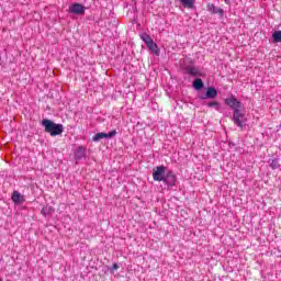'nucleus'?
Returning <instances> with one entry per match:
<instances>
[{"label": "nucleus", "mask_w": 281, "mask_h": 281, "mask_svg": "<svg viewBox=\"0 0 281 281\" xmlns=\"http://www.w3.org/2000/svg\"><path fill=\"white\" fill-rule=\"evenodd\" d=\"M42 125L44 126L45 132L49 133L52 137H56V135H61L64 131L63 124H56L48 119L43 120Z\"/></svg>", "instance_id": "1"}, {"label": "nucleus", "mask_w": 281, "mask_h": 281, "mask_svg": "<svg viewBox=\"0 0 281 281\" xmlns=\"http://www.w3.org/2000/svg\"><path fill=\"white\" fill-rule=\"evenodd\" d=\"M140 38L147 45L149 52L155 54V56H159V46H157V43H155V41H153V37H150V35L143 33L140 35Z\"/></svg>", "instance_id": "2"}, {"label": "nucleus", "mask_w": 281, "mask_h": 281, "mask_svg": "<svg viewBox=\"0 0 281 281\" xmlns=\"http://www.w3.org/2000/svg\"><path fill=\"white\" fill-rule=\"evenodd\" d=\"M233 122L238 126V128H241V131L245 128L247 119H245V112H243V109L235 110L233 112Z\"/></svg>", "instance_id": "3"}, {"label": "nucleus", "mask_w": 281, "mask_h": 281, "mask_svg": "<svg viewBox=\"0 0 281 281\" xmlns=\"http://www.w3.org/2000/svg\"><path fill=\"white\" fill-rule=\"evenodd\" d=\"M153 179L154 181H164L166 179V167L164 165L154 168Z\"/></svg>", "instance_id": "4"}, {"label": "nucleus", "mask_w": 281, "mask_h": 281, "mask_svg": "<svg viewBox=\"0 0 281 281\" xmlns=\"http://www.w3.org/2000/svg\"><path fill=\"white\" fill-rule=\"evenodd\" d=\"M115 135H117V131L113 130L109 133H97L93 137L92 140L93 142H100V139H111V137H115Z\"/></svg>", "instance_id": "5"}, {"label": "nucleus", "mask_w": 281, "mask_h": 281, "mask_svg": "<svg viewBox=\"0 0 281 281\" xmlns=\"http://www.w3.org/2000/svg\"><path fill=\"white\" fill-rule=\"evenodd\" d=\"M225 104H227V106H229L234 111L243 109V103L238 101L235 97L227 98L225 100Z\"/></svg>", "instance_id": "6"}, {"label": "nucleus", "mask_w": 281, "mask_h": 281, "mask_svg": "<svg viewBox=\"0 0 281 281\" xmlns=\"http://www.w3.org/2000/svg\"><path fill=\"white\" fill-rule=\"evenodd\" d=\"M162 182L166 183V186H169V188H172L177 183V176H175L172 172H169L166 175Z\"/></svg>", "instance_id": "7"}, {"label": "nucleus", "mask_w": 281, "mask_h": 281, "mask_svg": "<svg viewBox=\"0 0 281 281\" xmlns=\"http://www.w3.org/2000/svg\"><path fill=\"white\" fill-rule=\"evenodd\" d=\"M13 203L16 205H21L22 203H25V195L19 193V191H14L11 196Z\"/></svg>", "instance_id": "8"}, {"label": "nucleus", "mask_w": 281, "mask_h": 281, "mask_svg": "<svg viewBox=\"0 0 281 281\" xmlns=\"http://www.w3.org/2000/svg\"><path fill=\"white\" fill-rule=\"evenodd\" d=\"M69 12L72 14H85V7L80 3H75L70 5Z\"/></svg>", "instance_id": "9"}, {"label": "nucleus", "mask_w": 281, "mask_h": 281, "mask_svg": "<svg viewBox=\"0 0 281 281\" xmlns=\"http://www.w3.org/2000/svg\"><path fill=\"white\" fill-rule=\"evenodd\" d=\"M207 10L211 12V14H218L220 16H223L225 14V11L222 8H216L213 3H207Z\"/></svg>", "instance_id": "10"}, {"label": "nucleus", "mask_w": 281, "mask_h": 281, "mask_svg": "<svg viewBox=\"0 0 281 281\" xmlns=\"http://www.w3.org/2000/svg\"><path fill=\"white\" fill-rule=\"evenodd\" d=\"M217 95H218V91H216L214 87H210V88H207L205 97L203 98V100H205V98L214 100V98H216Z\"/></svg>", "instance_id": "11"}, {"label": "nucleus", "mask_w": 281, "mask_h": 281, "mask_svg": "<svg viewBox=\"0 0 281 281\" xmlns=\"http://www.w3.org/2000/svg\"><path fill=\"white\" fill-rule=\"evenodd\" d=\"M86 149L85 147H78L75 151L76 159H82L85 157Z\"/></svg>", "instance_id": "12"}, {"label": "nucleus", "mask_w": 281, "mask_h": 281, "mask_svg": "<svg viewBox=\"0 0 281 281\" xmlns=\"http://www.w3.org/2000/svg\"><path fill=\"white\" fill-rule=\"evenodd\" d=\"M187 74H189V76H201V70L196 67H191L187 69Z\"/></svg>", "instance_id": "13"}, {"label": "nucleus", "mask_w": 281, "mask_h": 281, "mask_svg": "<svg viewBox=\"0 0 281 281\" xmlns=\"http://www.w3.org/2000/svg\"><path fill=\"white\" fill-rule=\"evenodd\" d=\"M180 3H182L183 8H189L190 10L194 8V0H180Z\"/></svg>", "instance_id": "14"}, {"label": "nucleus", "mask_w": 281, "mask_h": 281, "mask_svg": "<svg viewBox=\"0 0 281 281\" xmlns=\"http://www.w3.org/2000/svg\"><path fill=\"white\" fill-rule=\"evenodd\" d=\"M272 43H281V31L272 33Z\"/></svg>", "instance_id": "15"}, {"label": "nucleus", "mask_w": 281, "mask_h": 281, "mask_svg": "<svg viewBox=\"0 0 281 281\" xmlns=\"http://www.w3.org/2000/svg\"><path fill=\"white\" fill-rule=\"evenodd\" d=\"M203 87V80L202 79H195L193 81V89L196 91H201V88Z\"/></svg>", "instance_id": "16"}, {"label": "nucleus", "mask_w": 281, "mask_h": 281, "mask_svg": "<svg viewBox=\"0 0 281 281\" xmlns=\"http://www.w3.org/2000/svg\"><path fill=\"white\" fill-rule=\"evenodd\" d=\"M209 108H214L216 111H221V104L218 101H212L206 104Z\"/></svg>", "instance_id": "17"}, {"label": "nucleus", "mask_w": 281, "mask_h": 281, "mask_svg": "<svg viewBox=\"0 0 281 281\" xmlns=\"http://www.w3.org/2000/svg\"><path fill=\"white\" fill-rule=\"evenodd\" d=\"M270 168L272 170H278V168H280V162L278 161V159H273L270 164Z\"/></svg>", "instance_id": "18"}, {"label": "nucleus", "mask_w": 281, "mask_h": 281, "mask_svg": "<svg viewBox=\"0 0 281 281\" xmlns=\"http://www.w3.org/2000/svg\"><path fill=\"white\" fill-rule=\"evenodd\" d=\"M41 214H43V216H47L49 214V212H47V206L42 209Z\"/></svg>", "instance_id": "19"}, {"label": "nucleus", "mask_w": 281, "mask_h": 281, "mask_svg": "<svg viewBox=\"0 0 281 281\" xmlns=\"http://www.w3.org/2000/svg\"><path fill=\"white\" fill-rule=\"evenodd\" d=\"M112 269H113L114 271H117V269H120V266H117V263H113Z\"/></svg>", "instance_id": "20"}]
</instances>
